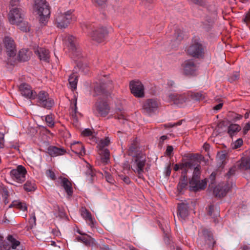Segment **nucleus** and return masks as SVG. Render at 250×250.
Masks as SVG:
<instances>
[{"label": "nucleus", "mask_w": 250, "mask_h": 250, "mask_svg": "<svg viewBox=\"0 0 250 250\" xmlns=\"http://www.w3.org/2000/svg\"><path fill=\"white\" fill-rule=\"evenodd\" d=\"M49 154L53 157L63 155L65 153L64 149L58 148L55 146H50L48 149Z\"/></svg>", "instance_id": "obj_30"}, {"label": "nucleus", "mask_w": 250, "mask_h": 250, "mask_svg": "<svg viewBox=\"0 0 250 250\" xmlns=\"http://www.w3.org/2000/svg\"><path fill=\"white\" fill-rule=\"evenodd\" d=\"M77 232L82 235L81 237H77L78 241H82L87 246H90L94 244V239L92 238L88 235H85V234L83 233L79 229L77 230Z\"/></svg>", "instance_id": "obj_29"}, {"label": "nucleus", "mask_w": 250, "mask_h": 250, "mask_svg": "<svg viewBox=\"0 0 250 250\" xmlns=\"http://www.w3.org/2000/svg\"><path fill=\"white\" fill-rule=\"evenodd\" d=\"M241 129L240 126L237 124H231L229 125L228 129V133L230 136L235 135Z\"/></svg>", "instance_id": "obj_32"}, {"label": "nucleus", "mask_w": 250, "mask_h": 250, "mask_svg": "<svg viewBox=\"0 0 250 250\" xmlns=\"http://www.w3.org/2000/svg\"><path fill=\"white\" fill-rule=\"evenodd\" d=\"M131 93L136 97L143 98L145 96L144 87L140 81H132L130 83Z\"/></svg>", "instance_id": "obj_16"}, {"label": "nucleus", "mask_w": 250, "mask_h": 250, "mask_svg": "<svg viewBox=\"0 0 250 250\" xmlns=\"http://www.w3.org/2000/svg\"><path fill=\"white\" fill-rule=\"evenodd\" d=\"M183 39V32L180 29L175 30L174 35L172 37L169 42L170 48H174L178 46Z\"/></svg>", "instance_id": "obj_21"}, {"label": "nucleus", "mask_w": 250, "mask_h": 250, "mask_svg": "<svg viewBox=\"0 0 250 250\" xmlns=\"http://www.w3.org/2000/svg\"><path fill=\"white\" fill-rule=\"evenodd\" d=\"M4 135L2 133L0 132V148L4 147Z\"/></svg>", "instance_id": "obj_49"}, {"label": "nucleus", "mask_w": 250, "mask_h": 250, "mask_svg": "<svg viewBox=\"0 0 250 250\" xmlns=\"http://www.w3.org/2000/svg\"><path fill=\"white\" fill-rule=\"evenodd\" d=\"M229 190L228 185L224 184L218 185L214 189V194L216 197H222L226 195Z\"/></svg>", "instance_id": "obj_25"}, {"label": "nucleus", "mask_w": 250, "mask_h": 250, "mask_svg": "<svg viewBox=\"0 0 250 250\" xmlns=\"http://www.w3.org/2000/svg\"><path fill=\"white\" fill-rule=\"evenodd\" d=\"M244 21L247 23H250V11L246 15Z\"/></svg>", "instance_id": "obj_53"}, {"label": "nucleus", "mask_w": 250, "mask_h": 250, "mask_svg": "<svg viewBox=\"0 0 250 250\" xmlns=\"http://www.w3.org/2000/svg\"><path fill=\"white\" fill-rule=\"evenodd\" d=\"M29 222L32 226L36 225V217L35 214H32L29 219Z\"/></svg>", "instance_id": "obj_50"}, {"label": "nucleus", "mask_w": 250, "mask_h": 250, "mask_svg": "<svg viewBox=\"0 0 250 250\" xmlns=\"http://www.w3.org/2000/svg\"><path fill=\"white\" fill-rule=\"evenodd\" d=\"M77 78L78 76L75 73H72L69 77L68 81L69 85L72 90L75 89L77 87V84L78 82Z\"/></svg>", "instance_id": "obj_34"}, {"label": "nucleus", "mask_w": 250, "mask_h": 250, "mask_svg": "<svg viewBox=\"0 0 250 250\" xmlns=\"http://www.w3.org/2000/svg\"><path fill=\"white\" fill-rule=\"evenodd\" d=\"M110 144L109 138L106 137L104 139L101 140L98 144V148L99 150V154L101 156V161L104 164H106L109 161V151L104 147Z\"/></svg>", "instance_id": "obj_6"}, {"label": "nucleus", "mask_w": 250, "mask_h": 250, "mask_svg": "<svg viewBox=\"0 0 250 250\" xmlns=\"http://www.w3.org/2000/svg\"><path fill=\"white\" fill-rule=\"evenodd\" d=\"M7 239L10 243V246L5 245L3 237L0 236V250H21L20 248V242L19 241L16 240L11 235L8 236Z\"/></svg>", "instance_id": "obj_14"}, {"label": "nucleus", "mask_w": 250, "mask_h": 250, "mask_svg": "<svg viewBox=\"0 0 250 250\" xmlns=\"http://www.w3.org/2000/svg\"><path fill=\"white\" fill-rule=\"evenodd\" d=\"M86 67V65H83V63H82L81 62H79L77 65L76 67H75L76 70H77V69H79V71H81L82 72H84L85 67Z\"/></svg>", "instance_id": "obj_44"}, {"label": "nucleus", "mask_w": 250, "mask_h": 250, "mask_svg": "<svg viewBox=\"0 0 250 250\" xmlns=\"http://www.w3.org/2000/svg\"><path fill=\"white\" fill-rule=\"evenodd\" d=\"M173 148L172 146H168L167 147L166 152V155L167 156L171 155V154H172V152L173 151Z\"/></svg>", "instance_id": "obj_51"}, {"label": "nucleus", "mask_w": 250, "mask_h": 250, "mask_svg": "<svg viewBox=\"0 0 250 250\" xmlns=\"http://www.w3.org/2000/svg\"><path fill=\"white\" fill-rule=\"evenodd\" d=\"M21 94L28 99H35L36 92H34L30 86L26 83H22L19 87Z\"/></svg>", "instance_id": "obj_19"}, {"label": "nucleus", "mask_w": 250, "mask_h": 250, "mask_svg": "<svg viewBox=\"0 0 250 250\" xmlns=\"http://www.w3.org/2000/svg\"><path fill=\"white\" fill-rule=\"evenodd\" d=\"M61 186L64 188L65 192L69 196L72 195L73 193L71 182L66 178L60 177L59 178Z\"/></svg>", "instance_id": "obj_26"}, {"label": "nucleus", "mask_w": 250, "mask_h": 250, "mask_svg": "<svg viewBox=\"0 0 250 250\" xmlns=\"http://www.w3.org/2000/svg\"><path fill=\"white\" fill-rule=\"evenodd\" d=\"M33 12L42 25H45L48 21L50 11L48 3L45 0H34Z\"/></svg>", "instance_id": "obj_2"}, {"label": "nucleus", "mask_w": 250, "mask_h": 250, "mask_svg": "<svg viewBox=\"0 0 250 250\" xmlns=\"http://www.w3.org/2000/svg\"><path fill=\"white\" fill-rule=\"evenodd\" d=\"M35 98L38 105L46 108H50L54 105L53 101L49 98L48 93L44 91H41Z\"/></svg>", "instance_id": "obj_9"}, {"label": "nucleus", "mask_w": 250, "mask_h": 250, "mask_svg": "<svg viewBox=\"0 0 250 250\" xmlns=\"http://www.w3.org/2000/svg\"><path fill=\"white\" fill-rule=\"evenodd\" d=\"M46 174L48 177H49L51 179L54 180H55V175L54 172L52 171L49 170L47 171Z\"/></svg>", "instance_id": "obj_47"}, {"label": "nucleus", "mask_w": 250, "mask_h": 250, "mask_svg": "<svg viewBox=\"0 0 250 250\" xmlns=\"http://www.w3.org/2000/svg\"><path fill=\"white\" fill-rule=\"evenodd\" d=\"M237 166L242 170L250 169V158H242L238 162Z\"/></svg>", "instance_id": "obj_31"}, {"label": "nucleus", "mask_w": 250, "mask_h": 250, "mask_svg": "<svg viewBox=\"0 0 250 250\" xmlns=\"http://www.w3.org/2000/svg\"><path fill=\"white\" fill-rule=\"evenodd\" d=\"M222 106H223V104L220 103L214 107V109L217 110H219L222 108Z\"/></svg>", "instance_id": "obj_59"}, {"label": "nucleus", "mask_w": 250, "mask_h": 250, "mask_svg": "<svg viewBox=\"0 0 250 250\" xmlns=\"http://www.w3.org/2000/svg\"><path fill=\"white\" fill-rule=\"evenodd\" d=\"M102 250H111L107 245H103L101 247Z\"/></svg>", "instance_id": "obj_61"}, {"label": "nucleus", "mask_w": 250, "mask_h": 250, "mask_svg": "<svg viewBox=\"0 0 250 250\" xmlns=\"http://www.w3.org/2000/svg\"><path fill=\"white\" fill-rule=\"evenodd\" d=\"M76 104H77V102H76V101H75L74 102V105H72L71 106V108H70L71 114L73 117H75L76 116V114H77V108Z\"/></svg>", "instance_id": "obj_42"}, {"label": "nucleus", "mask_w": 250, "mask_h": 250, "mask_svg": "<svg viewBox=\"0 0 250 250\" xmlns=\"http://www.w3.org/2000/svg\"><path fill=\"white\" fill-rule=\"evenodd\" d=\"M72 11L68 10L64 13H58L55 18L57 26L61 29L66 28L72 19Z\"/></svg>", "instance_id": "obj_4"}, {"label": "nucleus", "mask_w": 250, "mask_h": 250, "mask_svg": "<svg viewBox=\"0 0 250 250\" xmlns=\"http://www.w3.org/2000/svg\"><path fill=\"white\" fill-rule=\"evenodd\" d=\"M16 207L21 210L24 211L27 209V206L24 203L20 202V201H14L9 206V208Z\"/></svg>", "instance_id": "obj_35"}, {"label": "nucleus", "mask_w": 250, "mask_h": 250, "mask_svg": "<svg viewBox=\"0 0 250 250\" xmlns=\"http://www.w3.org/2000/svg\"><path fill=\"white\" fill-rule=\"evenodd\" d=\"M249 130H250V122L247 123L243 128L244 134H247Z\"/></svg>", "instance_id": "obj_52"}, {"label": "nucleus", "mask_w": 250, "mask_h": 250, "mask_svg": "<svg viewBox=\"0 0 250 250\" xmlns=\"http://www.w3.org/2000/svg\"><path fill=\"white\" fill-rule=\"evenodd\" d=\"M171 173V169L169 166H168L166 167V175L167 176H168L170 175Z\"/></svg>", "instance_id": "obj_57"}, {"label": "nucleus", "mask_w": 250, "mask_h": 250, "mask_svg": "<svg viewBox=\"0 0 250 250\" xmlns=\"http://www.w3.org/2000/svg\"><path fill=\"white\" fill-rule=\"evenodd\" d=\"M94 0L99 5H103L106 1V0Z\"/></svg>", "instance_id": "obj_58"}, {"label": "nucleus", "mask_w": 250, "mask_h": 250, "mask_svg": "<svg viewBox=\"0 0 250 250\" xmlns=\"http://www.w3.org/2000/svg\"><path fill=\"white\" fill-rule=\"evenodd\" d=\"M201 158V156L194 155L191 156L188 161L183 163L180 165L176 164L173 167L175 171H177L179 169L182 170V175L184 179L186 178L185 174L189 171H193L192 177L189 181L190 190L196 191L203 189L207 185L205 179L200 180L201 168L200 160Z\"/></svg>", "instance_id": "obj_1"}, {"label": "nucleus", "mask_w": 250, "mask_h": 250, "mask_svg": "<svg viewBox=\"0 0 250 250\" xmlns=\"http://www.w3.org/2000/svg\"><path fill=\"white\" fill-rule=\"evenodd\" d=\"M20 0H11L9 4V9L15 8V9H20L18 8V6L19 5Z\"/></svg>", "instance_id": "obj_39"}, {"label": "nucleus", "mask_w": 250, "mask_h": 250, "mask_svg": "<svg viewBox=\"0 0 250 250\" xmlns=\"http://www.w3.org/2000/svg\"><path fill=\"white\" fill-rule=\"evenodd\" d=\"M188 204L184 203H182L178 205V215L184 220L188 216Z\"/></svg>", "instance_id": "obj_28"}, {"label": "nucleus", "mask_w": 250, "mask_h": 250, "mask_svg": "<svg viewBox=\"0 0 250 250\" xmlns=\"http://www.w3.org/2000/svg\"><path fill=\"white\" fill-rule=\"evenodd\" d=\"M111 81L108 80L105 76L103 78L101 79L100 82V86L96 85L94 87V93H93V96H96L99 95H103L104 93V85L107 83H110Z\"/></svg>", "instance_id": "obj_22"}, {"label": "nucleus", "mask_w": 250, "mask_h": 250, "mask_svg": "<svg viewBox=\"0 0 250 250\" xmlns=\"http://www.w3.org/2000/svg\"><path fill=\"white\" fill-rule=\"evenodd\" d=\"M81 133L83 136L87 137L90 139H94L96 135L94 131L89 128L84 129Z\"/></svg>", "instance_id": "obj_38"}, {"label": "nucleus", "mask_w": 250, "mask_h": 250, "mask_svg": "<svg viewBox=\"0 0 250 250\" xmlns=\"http://www.w3.org/2000/svg\"><path fill=\"white\" fill-rule=\"evenodd\" d=\"M243 140L241 139H237L232 145V148L236 149L242 146Z\"/></svg>", "instance_id": "obj_43"}, {"label": "nucleus", "mask_w": 250, "mask_h": 250, "mask_svg": "<svg viewBox=\"0 0 250 250\" xmlns=\"http://www.w3.org/2000/svg\"><path fill=\"white\" fill-rule=\"evenodd\" d=\"M208 214L213 218L217 217L219 214V209L216 206L210 205L208 207Z\"/></svg>", "instance_id": "obj_37"}, {"label": "nucleus", "mask_w": 250, "mask_h": 250, "mask_svg": "<svg viewBox=\"0 0 250 250\" xmlns=\"http://www.w3.org/2000/svg\"><path fill=\"white\" fill-rule=\"evenodd\" d=\"M36 188L34 180H28L24 185V189L27 191H34Z\"/></svg>", "instance_id": "obj_36"}, {"label": "nucleus", "mask_w": 250, "mask_h": 250, "mask_svg": "<svg viewBox=\"0 0 250 250\" xmlns=\"http://www.w3.org/2000/svg\"><path fill=\"white\" fill-rule=\"evenodd\" d=\"M65 46L72 52L73 56H78L81 54V50L78 48L76 39L73 36L66 35L63 38Z\"/></svg>", "instance_id": "obj_8"}, {"label": "nucleus", "mask_w": 250, "mask_h": 250, "mask_svg": "<svg viewBox=\"0 0 250 250\" xmlns=\"http://www.w3.org/2000/svg\"><path fill=\"white\" fill-rule=\"evenodd\" d=\"M71 150L79 156H82L85 154V149L83 144L80 142H75L70 145Z\"/></svg>", "instance_id": "obj_24"}, {"label": "nucleus", "mask_w": 250, "mask_h": 250, "mask_svg": "<svg viewBox=\"0 0 250 250\" xmlns=\"http://www.w3.org/2000/svg\"><path fill=\"white\" fill-rule=\"evenodd\" d=\"M26 170L21 165L17 167V168L11 170L10 175L11 178L18 183H22L25 180Z\"/></svg>", "instance_id": "obj_12"}, {"label": "nucleus", "mask_w": 250, "mask_h": 250, "mask_svg": "<svg viewBox=\"0 0 250 250\" xmlns=\"http://www.w3.org/2000/svg\"><path fill=\"white\" fill-rule=\"evenodd\" d=\"M82 27L83 30L84 29H91V25L88 23H83L82 25Z\"/></svg>", "instance_id": "obj_54"}, {"label": "nucleus", "mask_w": 250, "mask_h": 250, "mask_svg": "<svg viewBox=\"0 0 250 250\" xmlns=\"http://www.w3.org/2000/svg\"><path fill=\"white\" fill-rule=\"evenodd\" d=\"M196 100H201L205 98V95L202 92H198L194 94Z\"/></svg>", "instance_id": "obj_45"}, {"label": "nucleus", "mask_w": 250, "mask_h": 250, "mask_svg": "<svg viewBox=\"0 0 250 250\" xmlns=\"http://www.w3.org/2000/svg\"><path fill=\"white\" fill-rule=\"evenodd\" d=\"M188 52L194 57H202L204 55V47L201 41L199 39H194L188 47Z\"/></svg>", "instance_id": "obj_7"}, {"label": "nucleus", "mask_w": 250, "mask_h": 250, "mask_svg": "<svg viewBox=\"0 0 250 250\" xmlns=\"http://www.w3.org/2000/svg\"><path fill=\"white\" fill-rule=\"evenodd\" d=\"M239 76V74L237 72H236L229 78V81L230 82H233L238 79Z\"/></svg>", "instance_id": "obj_48"}, {"label": "nucleus", "mask_w": 250, "mask_h": 250, "mask_svg": "<svg viewBox=\"0 0 250 250\" xmlns=\"http://www.w3.org/2000/svg\"><path fill=\"white\" fill-rule=\"evenodd\" d=\"M146 164V157L143 154H139L135 157L130 164L131 169L139 178H142L144 173V167Z\"/></svg>", "instance_id": "obj_3"}, {"label": "nucleus", "mask_w": 250, "mask_h": 250, "mask_svg": "<svg viewBox=\"0 0 250 250\" xmlns=\"http://www.w3.org/2000/svg\"><path fill=\"white\" fill-rule=\"evenodd\" d=\"M187 186V181L183 180L179 183V184L178 185V188L179 190H182V189L185 188Z\"/></svg>", "instance_id": "obj_46"}, {"label": "nucleus", "mask_w": 250, "mask_h": 250, "mask_svg": "<svg viewBox=\"0 0 250 250\" xmlns=\"http://www.w3.org/2000/svg\"><path fill=\"white\" fill-rule=\"evenodd\" d=\"M192 2L195 3H197V4H200V1L201 0H191Z\"/></svg>", "instance_id": "obj_62"}, {"label": "nucleus", "mask_w": 250, "mask_h": 250, "mask_svg": "<svg viewBox=\"0 0 250 250\" xmlns=\"http://www.w3.org/2000/svg\"><path fill=\"white\" fill-rule=\"evenodd\" d=\"M183 73L186 75H192L196 70V66L192 61H187L183 64Z\"/></svg>", "instance_id": "obj_23"}, {"label": "nucleus", "mask_w": 250, "mask_h": 250, "mask_svg": "<svg viewBox=\"0 0 250 250\" xmlns=\"http://www.w3.org/2000/svg\"><path fill=\"white\" fill-rule=\"evenodd\" d=\"M45 121L49 126L52 127L54 125V122L51 115H47L45 117Z\"/></svg>", "instance_id": "obj_41"}, {"label": "nucleus", "mask_w": 250, "mask_h": 250, "mask_svg": "<svg viewBox=\"0 0 250 250\" xmlns=\"http://www.w3.org/2000/svg\"><path fill=\"white\" fill-rule=\"evenodd\" d=\"M10 146L12 147V148H13L15 149H18L19 148V145L18 144H17V143H15V144H12Z\"/></svg>", "instance_id": "obj_60"}, {"label": "nucleus", "mask_w": 250, "mask_h": 250, "mask_svg": "<svg viewBox=\"0 0 250 250\" xmlns=\"http://www.w3.org/2000/svg\"><path fill=\"white\" fill-rule=\"evenodd\" d=\"M166 100L169 102H173L178 106H182L189 100L188 94H179L177 92H170L167 94Z\"/></svg>", "instance_id": "obj_5"}, {"label": "nucleus", "mask_w": 250, "mask_h": 250, "mask_svg": "<svg viewBox=\"0 0 250 250\" xmlns=\"http://www.w3.org/2000/svg\"><path fill=\"white\" fill-rule=\"evenodd\" d=\"M167 136L164 135V136H162L161 137L160 139H161V140H162V141H164L165 140L167 139Z\"/></svg>", "instance_id": "obj_63"}, {"label": "nucleus", "mask_w": 250, "mask_h": 250, "mask_svg": "<svg viewBox=\"0 0 250 250\" xmlns=\"http://www.w3.org/2000/svg\"><path fill=\"white\" fill-rule=\"evenodd\" d=\"M23 11L21 8L15 9L12 8L9 10L8 14V20L12 24L19 25L21 23L23 20Z\"/></svg>", "instance_id": "obj_10"}, {"label": "nucleus", "mask_w": 250, "mask_h": 250, "mask_svg": "<svg viewBox=\"0 0 250 250\" xmlns=\"http://www.w3.org/2000/svg\"><path fill=\"white\" fill-rule=\"evenodd\" d=\"M122 179L124 181V182L126 184H129L130 183V179L129 177L127 176H121Z\"/></svg>", "instance_id": "obj_55"}, {"label": "nucleus", "mask_w": 250, "mask_h": 250, "mask_svg": "<svg viewBox=\"0 0 250 250\" xmlns=\"http://www.w3.org/2000/svg\"><path fill=\"white\" fill-rule=\"evenodd\" d=\"M81 215L82 217L86 221L89 225L91 227L94 226L95 222V219L92 218L91 213L84 208H82L80 209Z\"/></svg>", "instance_id": "obj_27"}, {"label": "nucleus", "mask_w": 250, "mask_h": 250, "mask_svg": "<svg viewBox=\"0 0 250 250\" xmlns=\"http://www.w3.org/2000/svg\"><path fill=\"white\" fill-rule=\"evenodd\" d=\"M116 114L117 118L119 120H122L123 121L122 123L124 124L125 120V112L119 109V111H117Z\"/></svg>", "instance_id": "obj_40"}, {"label": "nucleus", "mask_w": 250, "mask_h": 250, "mask_svg": "<svg viewBox=\"0 0 250 250\" xmlns=\"http://www.w3.org/2000/svg\"><path fill=\"white\" fill-rule=\"evenodd\" d=\"M199 238L198 243L201 246H207L208 247L213 246L214 241L211 232L207 230H203L199 234Z\"/></svg>", "instance_id": "obj_11"}, {"label": "nucleus", "mask_w": 250, "mask_h": 250, "mask_svg": "<svg viewBox=\"0 0 250 250\" xmlns=\"http://www.w3.org/2000/svg\"><path fill=\"white\" fill-rule=\"evenodd\" d=\"M35 53L38 55L41 61L48 62L49 61V52L45 48L39 47L38 46L34 48Z\"/></svg>", "instance_id": "obj_20"}, {"label": "nucleus", "mask_w": 250, "mask_h": 250, "mask_svg": "<svg viewBox=\"0 0 250 250\" xmlns=\"http://www.w3.org/2000/svg\"><path fill=\"white\" fill-rule=\"evenodd\" d=\"M3 44L9 56L14 57L16 55L17 49L15 43L12 38L6 36L3 40Z\"/></svg>", "instance_id": "obj_17"}, {"label": "nucleus", "mask_w": 250, "mask_h": 250, "mask_svg": "<svg viewBox=\"0 0 250 250\" xmlns=\"http://www.w3.org/2000/svg\"><path fill=\"white\" fill-rule=\"evenodd\" d=\"M31 52L25 49H23L20 51L19 56L20 59L22 61H26L28 60L30 57Z\"/></svg>", "instance_id": "obj_33"}, {"label": "nucleus", "mask_w": 250, "mask_h": 250, "mask_svg": "<svg viewBox=\"0 0 250 250\" xmlns=\"http://www.w3.org/2000/svg\"><path fill=\"white\" fill-rule=\"evenodd\" d=\"M249 250V247L247 246H244L242 247V250Z\"/></svg>", "instance_id": "obj_64"}, {"label": "nucleus", "mask_w": 250, "mask_h": 250, "mask_svg": "<svg viewBox=\"0 0 250 250\" xmlns=\"http://www.w3.org/2000/svg\"><path fill=\"white\" fill-rule=\"evenodd\" d=\"M96 110L99 114L102 116H105L108 114L109 108L104 99L100 98L95 104Z\"/></svg>", "instance_id": "obj_18"}, {"label": "nucleus", "mask_w": 250, "mask_h": 250, "mask_svg": "<svg viewBox=\"0 0 250 250\" xmlns=\"http://www.w3.org/2000/svg\"><path fill=\"white\" fill-rule=\"evenodd\" d=\"M160 102L156 99H148L144 103L143 109L148 114L156 112L160 106Z\"/></svg>", "instance_id": "obj_13"}, {"label": "nucleus", "mask_w": 250, "mask_h": 250, "mask_svg": "<svg viewBox=\"0 0 250 250\" xmlns=\"http://www.w3.org/2000/svg\"><path fill=\"white\" fill-rule=\"evenodd\" d=\"M108 32L105 28H100L92 30L89 32V35L92 40L97 43H101L104 41L105 36Z\"/></svg>", "instance_id": "obj_15"}, {"label": "nucleus", "mask_w": 250, "mask_h": 250, "mask_svg": "<svg viewBox=\"0 0 250 250\" xmlns=\"http://www.w3.org/2000/svg\"><path fill=\"white\" fill-rule=\"evenodd\" d=\"M235 168H231L229 171L227 173V175L228 176H230L233 174H234L235 173Z\"/></svg>", "instance_id": "obj_56"}]
</instances>
